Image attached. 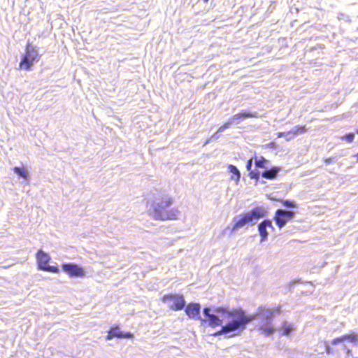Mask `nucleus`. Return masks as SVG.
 <instances>
[{"instance_id":"nucleus-20","label":"nucleus","mask_w":358,"mask_h":358,"mask_svg":"<svg viewBox=\"0 0 358 358\" xmlns=\"http://www.w3.org/2000/svg\"><path fill=\"white\" fill-rule=\"evenodd\" d=\"M233 123L231 122L230 118L228 120L227 122H225L222 126H221L218 130L217 132H222L225 129H228L231 125H232Z\"/></svg>"},{"instance_id":"nucleus-17","label":"nucleus","mask_w":358,"mask_h":358,"mask_svg":"<svg viewBox=\"0 0 358 358\" xmlns=\"http://www.w3.org/2000/svg\"><path fill=\"white\" fill-rule=\"evenodd\" d=\"M306 131L305 126H296L294 127L287 134L292 135L294 136L303 134Z\"/></svg>"},{"instance_id":"nucleus-34","label":"nucleus","mask_w":358,"mask_h":358,"mask_svg":"<svg viewBox=\"0 0 358 358\" xmlns=\"http://www.w3.org/2000/svg\"><path fill=\"white\" fill-rule=\"evenodd\" d=\"M209 0H203L205 3L208 2Z\"/></svg>"},{"instance_id":"nucleus-27","label":"nucleus","mask_w":358,"mask_h":358,"mask_svg":"<svg viewBox=\"0 0 358 358\" xmlns=\"http://www.w3.org/2000/svg\"><path fill=\"white\" fill-rule=\"evenodd\" d=\"M287 132H280L278 134V137H285L287 136L288 134H287Z\"/></svg>"},{"instance_id":"nucleus-6","label":"nucleus","mask_w":358,"mask_h":358,"mask_svg":"<svg viewBox=\"0 0 358 358\" xmlns=\"http://www.w3.org/2000/svg\"><path fill=\"white\" fill-rule=\"evenodd\" d=\"M36 259L38 267L41 270L52 273H57L58 271V268L57 267L49 266L48 264L50 259V257L47 253H45L43 251L39 250L38 252L36 255Z\"/></svg>"},{"instance_id":"nucleus-4","label":"nucleus","mask_w":358,"mask_h":358,"mask_svg":"<svg viewBox=\"0 0 358 358\" xmlns=\"http://www.w3.org/2000/svg\"><path fill=\"white\" fill-rule=\"evenodd\" d=\"M266 210L264 207H257L251 211L236 215L234 218V224H248L255 220L265 217Z\"/></svg>"},{"instance_id":"nucleus-31","label":"nucleus","mask_w":358,"mask_h":358,"mask_svg":"<svg viewBox=\"0 0 358 358\" xmlns=\"http://www.w3.org/2000/svg\"><path fill=\"white\" fill-rule=\"evenodd\" d=\"M240 226H241V225L236 224V225L234 226V227L232 229L231 232H232V231H235V230H236V229L238 227H240Z\"/></svg>"},{"instance_id":"nucleus-13","label":"nucleus","mask_w":358,"mask_h":358,"mask_svg":"<svg viewBox=\"0 0 358 358\" xmlns=\"http://www.w3.org/2000/svg\"><path fill=\"white\" fill-rule=\"evenodd\" d=\"M280 171V167H272L271 169H266L262 173V176L264 178L272 180L276 178L279 171Z\"/></svg>"},{"instance_id":"nucleus-28","label":"nucleus","mask_w":358,"mask_h":358,"mask_svg":"<svg viewBox=\"0 0 358 358\" xmlns=\"http://www.w3.org/2000/svg\"><path fill=\"white\" fill-rule=\"evenodd\" d=\"M332 160H333V158L329 157V158H326L324 161L325 164H329L332 162Z\"/></svg>"},{"instance_id":"nucleus-7","label":"nucleus","mask_w":358,"mask_h":358,"mask_svg":"<svg viewBox=\"0 0 358 358\" xmlns=\"http://www.w3.org/2000/svg\"><path fill=\"white\" fill-rule=\"evenodd\" d=\"M163 301H170L169 308L174 310H182L185 306V301L182 296L180 295H165L163 297Z\"/></svg>"},{"instance_id":"nucleus-12","label":"nucleus","mask_w":358,"mask_h":358,"mask_svg":"<svg viewBox=\"0 0 358 358\" xmlns=\"http://www.w3.org/2000/svg\"><path fill=\"white\" fill-rule=\"evenodd\" d=\"M132 336H133L132 334H131L129 332L126 333V334L122 333L120 331V328L116 327H113L110 329V331H108V334L107 335L106 339L111 340L114 337L130 338L132 337Z\"/></svg>"},{"instance_id":"nucleus-9","label":"nucleus","mask_w":358,"mask_h":358,"mask_svg":"<svg viewBox=\"0 0 358 358\" xmlns=\"http://www.w3.org/2000/svg\"><path fill=\"white\" fill-rule=\"evenodd\" d=\"M63 270L72 277H82L85 275L83 269L74 264H65L62 265Z\"/></svg>"},{"instance_id":"nucleus-32","label":"nucleus","mask_w":358,"mask_h":358,"mask_svg":"<svg viewBox=\"0 0 358 358\" xmlns=\"http://www.w3.org/2000/svg\"><path fill=\"white\" fill-rule=\"evenodd\" d=\"M278 228L279 230L281 229V227L283 226V225H281V224H279V225H276Z\"/></svg>"},{"instance_id":"nucleus-3","label":"nucleus","mask_w":358,"mask_h":358,"mask_svg":"<svg viewBox=\"0 0 358 358\" xmlns=\"http://www.w3.org/2000/svg\"><path fill=\"white\" fill-rule=\"evenodd\" d=\"M40 57L38 48L28 43L26 47L25 54L22 56L20 62V69L29 71L34 62L39 61Z\"/></svg>"},{"instance_id":"nucleus-35","label":"nucleus","mask_w":358,"mask_h":358,"mask_svg":"<svg viewBox=\"0 0 358 358\" xmlns=\"http://www.w3.org/2000/svg\"><path fill=\"white\" fill-rule=\"evenodd\" d=\"M357 160H358V152H357Z\"/></svg>"},{"instance_id":"nucleus-36","label":"nucleus","mask_w":358,"mask_h":358,"mask_svg":"<svg viewBox=\"0 0 358 358\" xmlns=\"http://www.w3.org/2000/svg\"><path fill=\"white\" fill-rule=\"evenodd\" d=\"M357 133H358V129H357Z\"/></svg>"},{"instance_id":"nucleus-2","label":"nucleus","mask_w":358,"mask_h":358,"mask_svg":"<svg viewBox=\"0 0 358 358\" xmlns=\"http://www.w3.org/2000/svg\"><path fill=\"white\" fill-rule=\"evenodd\" d=\"M172 203V199L167 196L162 197L161 199L156 197L155 201L151 203L150 201L148 202L149 213L156 220L166 221L177 220L180 214L178 210H166Z\"/></svg>"},{"instance_id":"nucleus-19","label":"nucleus","mask_w":358,"mask_h":358,"mask_svg":"<svg viewBox=\"0 0 358 358\" xmlns=\"http://www.w3.org/2000/svg\"><path fill=\"white\" fill-rule=\"evenodd\" d=\"M282 328L283 329L282 334L285 336H288L294 330L293 324H292L287 322H284L282 323Z\"/></svg>"},{"instance_id":"nucleus-5","label":"nucleus","mask_w":358,"mask_h":358,"mask_svg":"<svg viewBox=\"0 0 358 358\" xmlns=\"http://www.w3.org/2000/svg\"><path fill=\"white\" fill-rule=\"evenodd\" d=\"M220 308V307H219L218 308ZM206 308H205L203 310H205ZM207 308L214 310V309H217V308H215V307L214 308H208V307ZM185 313L189 318L200 320L202 322L208 323V326L210 327V325L209 324L208 317L205 315L204 310H203V314L204 317L203 318L201 317V316H200V305L199 303H192L188 304L185 308ZM211 327H213L211 326Z\"/></svg>"},{"instance_id":"nucleus-14","label":"nucleus","mask_w":358,"mask_h":358,"mask_svg":"<svg viewBox=\"0 0 358 358\" xmlns=\"http://www.w3.org/2000/svg\"><path fill=\"white\" fill-rule=\"evenodd\" d=\"M268 229L272 231L275 229L273 225H258V231L262 237L261 242H263L266 239L269 233Z\"/></svg>"},{"instance_id":"nucleus-23","label":"nucleus","mask_w":358,"mask_h":358,"mask_svg":"<svg viewBox=\"0 0 358 358\" xmlns=\"http://www.w3.org/2000/svg\"><path fill=\"white\" fill-rule=\"evenodd\" d=\"M249 176L252 179H258L259 177V173L254 171H250Z\"/></svg>"},{"instance_id":"nucleus-11","label":"nucleus","mask_w":358,"mask_h":358,"mask_svg":"<svg viewBox=\"0 0 358 358\" xmlns=\"http://www.w3.org/2000/svg\"><path fill=\"white\" fill-rule=\"evenodd\" d=\"M345 341H349L355 345L358 346V334L352 333L350 334L343 335L341 337L334 339L331 342V344L337 345L338 343H343Z\"/></svg>"},{"instance_id":"nucleus-25","label":"nucleus","mask_w":358,"mask_h":358,"mask_svg":"<svg viewBox=\"0 0 358 358\" xmlns=\"http://www.w3.org/2000/svg\"><path fill=\"white\" fill-rule=\"evenodd\" d=\"M253 159L254 158H251L250 159L248 162H247V164H246V168H247V170L248 171H251V169H252V161H253Z\"/></svg>"},{"instance_id":"nucleus-33","label":"nucleus","mask_w":358,"mask_h":358,"mask_svg":"<svg viewBox=\"0 0 358 358\" xmlns=\"http://www.w3.org/2000/svg\"><path fill=\"white\" fill-rule=\"evenodd\" d=\"M351 352L350 350H348V353L350 354Z\"/></svg>"},{"instance_id":"nucleus-16","label":"nucleus","mask_w":358,"mask_h":358,"mask_svg":"<svg viewBox=\"0 0 358 358\" xmlns=\"http://www.w3.org/2000/svg\"><path fill=\"white\" fill-rule=\"evenodd\" d=\"M13 171L15 174H17L18 176L22 178L25 180H29V173L27 171L24 167H18L15 166L13 168Z\"/></svg>"},{"instance_id":"nucleus-21","label":"nucleus","mask_w":358,"mask_h":358,"mask_svg":"<svg viewBox=\"0 0 358 358\" xmlns=\"http://www.w3.org/2000/svg\"><path fill=\"white\" fill-rule=\"evenodd\" d=\"M283 205L287 207V208H294L296 207L295 203L292 201H289V200H285L283 201Z\"/></svg>"},{"instance_id":"nucleus-24","label":"nucleus","mask_w":358,"mask_h":358,"mask_svg":"<svg viewBox=\"0 0 358 358\" xmlns=\"http://www.w3.org/2000/svg\"><path fill=\"white\" fill-rule=\"evenodd\" d=\"M218 133H219V132H217V131L215 134H214L211 136V138H210V139H208V140H207V141H206V143H205V144H204V145L208 144V143L210 142V140H213V139H214V140H217V139L219 138Z\"/></svg>"},{"instance_id":"nucleus-15","label":"nucleus","mask_w":358,"mask_h":358,"mask_svg":"<svg viewBox=\"0 0 358 358\" xmlns=\"http://www.w3.org/2000/svg\"><path fill=\"white\" fill-rule=\"evenodd\" d=\"M228 170L232 174L231 176V180H234L236 183L238 184L241 178V173L239 170L236 166L232 164L229 165Z\"/></svg>"},{"instance_id":"nucleus-18","label":"nucleus","mask_w":358,"mask_h":358,"mask_svg":"<svg viewBox=\"0 0 358 358\" xmlns=\"http://www.w3.org/2000/svg\"><path fill=\"white\" fill-rule=\"evenodd\" d=\"M255 164L257 168H266V164L268 162L264 157H255Z\"/></svg>"},{"instance_id":"nucleus-29","label":"nucleus","mask_w":358,"mask_h":358,"mask_svg":"<svg viewBox=\"0 0 358 358\" xmlns=\"http://www.w3.org/2000/svg\"><path fill=\"white\" fill-rule=\"evenodd\" d=\"M260 224H271V221L269 220H264V221H262Z\"/></svg>"},{"instance_id":"nucleus-26","label":"nucleus","mask_w":358,"mask_h":358,"mask_svg":"<svg viewBox=\"0 0 358 358\" xmlns=\"http://www.w3.org/2000/svg\"><path fill=\"white\" fill-rule=\"evenodd\" d=\"M324 346H325L326 352L328 354L332 353V349L330 348V346L328 345V343L327 342H324Z\"/></svg>"},{"instance_id":"nucleus-1","label":"nucleus","mask_w":358,"mask_h":358,"mask_svg":"<svg viewBox=\"0 0 358 358\" xmlns=\"http://www.w3.org/2000/svg\"><path fill=\"white\" fill-rule=\"evenodd\" d=\"M279 311V308L271 309L260 306L255 314L249 316L242 310H229L223 308L214 310L206 308L204 313L208 317L210 326L221 327V329L215 333L214 336L224 335L225 338H232L241 335L245 329L247 324L256 319L259 320L257 327L262 334L266 336L273 334L275 331L273 325V318L275 312Z\"/></svg>"},{"instance_id":"nucleus-8","label":"nucleus","mask_w":358,"mask_h":358,"mask_svg":"<svg viewBox=\"0 0 358 358\" xmlns=\"http://www.w3.org/2000/svg\"><path fill=\"white\" fill-rule=\"evenodd\" d=\"M294 215V212L290 210L279 209L275 215V224H286L289 222Z\"/></svg>"},{"instance_id":"nucleus-10","label":"nucleus","mask_w":358,"mask_h":358,"mask_svg":"<svg viewBox=\"0 0 358 358\" xmlns=\"http://www.w3.org/2000/svg\"><path fill=\"white\" fill-rule=\"evenodd\" d=\"M257 112H248V111H241L237 114L234 115L230 117V120L233 124H238L242 122L245 119L249 117H257Z\"/></svg>"},{"instance_id":"nucleus-22","label":"nucleus","mask_w":358,"mask_h":358,"mask_svg":"<svg viewBox=\"0 0 358 358\" xmlns=\"http://www.w3.org/2000/svg\"><path fill=\"white\" fill-rule=\"evenodd\" d=\"M354 138H355V134L353 133L348 134L342 137L343 140H345L348 142H352L354 140Z\"/></svg>"},{"instance_id":"nucleus-30","label":"nucleus","mask_w":358,"mask_h":358,"mask_svg":"<svg viewBox=\"0 0 358 358\" xmlns=\"http://www.w3.org/2000/svg\"><path fill=\"white\" fill-rule=\"evenodd\" d=\"M293 137H294V136H292V135H287V136H285V138L287 141L292 139Z\"/></svg>"}]
</instances>
